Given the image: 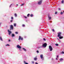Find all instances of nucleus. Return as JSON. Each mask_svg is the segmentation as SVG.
<instances>
[{"label":"nucleus","mask_w":64,"mask_h":64,"mask_svg":"<svg viewBox=\"0 0 64 64\" xmlns=\"http://www.w3.org/2000/svg\"><path fill=\"white\" fill-rule=\"evenodd\" d=\"M58 10H60V8H58Z\"/></svg>","instance_id":"nucleus-39"},{"label":"nucleus","mask_w":64,"mask_h":64,"mask_svg":"<svg viewBox=\"0 0 64 64\" xmlns=\"http://www.w3.org/2000/svg\"><path fill=\"white\" fill-rule=\"evenodd\" d=\"M11 19L12 20H13V17H12L11 18Z\"/></svg>","instance_id":"nucleus-22"},{"label":"nucleus","mask_w":64,"mask_h":64,"mask_svg":"<svg viewBox=\"0 0 64 64\" xmlns=\"http://www.w3.org/2000/svg\"><path fill=\"white\" fill-rule=\"evenodd\" d=\"M22 27H25V25L24 24H22Z\"/></svg>","instance_id":"nucleus-24"},{"label":"nucleus","mask_w":64,"mask_h":64,"mask_svg":"<svg viewBox=\"0 0 64 64\" xmlns=\"http://www.w3.org/2000/svg\"><path fill=\"white\" fill-rule=\"evenodd\" d=\"M57 39L58 40V38H57Z\"/></svg>","instance_id":"nucleus-44"},{"label":"nucleus","mask_w":64,"mask_h":64,"mask_svg":"<svg viewBox=\"0 0 64 64\" xmlns=\"http://www.w3.org/2000/svg\"><path fill=\"white\" fill-rule=\"evenodd\" d=\"M16 5H17V6H18V4H17Z\"/></svg>","instance_id":"nucleus-46"},{"label":"nucleus","mask_w":64,"mask_h":64,"mask_svg":"<svg viewBox=\"0 0 64 64\" xmlns=\"http://www.w3.org/2000/svg\"><path fill=\"white\" fill-rule=\"evenodd\" d=\"M15 33L16 34H18V32H15Z\"/></svg>","instance_id":"nucleus-28"},{"label":"nucleus","mask_w":64,"mask_h":64,"mask_svg":"<svg viewBox=\"0 0 64 64\" xmlns=\"http://www.w3.org/2000/svg\"><path fill=\"white\" fill-rule=\"evenodd\" d=\"M44 40L45 41H46V39L45 38H44Z\"/></svg>","instance_id":"nucleus-33"},{"label":"nucleus","mask_w":64,"mask_h":64,"mask_svg":"<svg viewBox=\"0 0 64 64\" xmlns=\"http://www.w3.org/2000/svg\"><path fill=\"white\" fill-rule=\"evenodd\" d=\"M34 60H37V58H34Z\"/></svg>","instance_id":"nucleus-17"},{"label":"nucleus","mask_w":64,"mask_h":64,"mask_svg":"<svg viewBox=\"0 0 64 64\" xmlns=\"http://www.w3.org/2000/svg\"><path fill=\"white\" fill-rule=\"evenodd\" d=\"M64 2V0H62V2H61V3H63V2Z\"/></svg>","instance_id":"nucleus-21"},{"label":"nucleus","mask_w":64,"mask_h":64,"mask_svg":"<svg viewBox=\"0 0 64 64\" xmlns=\"http://www.w3.org/2000/svg\"><path fill=\"white\" fill-rule=\"evenodd\" d=\"M24 64H28V63H27V62H25V61H24Z\"/></svg>","instance_id":"nucleus-18"},{"label":"nucleus","mask_w":64,"mask_h":64,"mask_svg":"<svg viewBox=\"0 0 64 64\" xmlns=\"http://www.w3.org/2000/svg\"><path fill=\"white\" fill-rule=\"evenodd\" d=\"M57 12H55V14H57Z\"/></svg>","instance_id":"nucleus-34"},{"label":"nucleus","mask_w":64,"mask_h":64,"mask_svg":"<svg viewBox=\"0 0 64 64\" xmlns=\"http://www.w3.org/2000/svg\"><path fill=\"white\" fill-rule=\"evenodd\" d=\"M60 14L61 15H62V14H63V12H61Z\"/></svg>","instance_id":"nucleus-27"},{"label":"nucleus","mask_w":64,"mask_h":64,"mask_svg":"<svg viewBox=\"0 0 64 64\" xmlns=\"http://www.w3.org/2000/svg\"><path fill=\"white\" fill-rule=\"evenodd\" d=\"M24 18H27V17L25 16H24Z\"/></svg>","instance_id":"nucleus-29"},{"label":"nucleus","mask_w":64,"mask_h":64,"mask_svg":"<svg viewBox=\"0 0 64 64\" xmlns=\"http://www.w3.org/2000/svg\"><path fill=\"white\" fill-rule=\"evenodd\" d=\"M49 49L50 51H51L52 50V48L51 46H49Z\"/></svg>","instance_id":"nucleus-2"},{"label":"nucleus","mask_w":64,"mask_h":64,"mask_svg":"<svg viewBox=\"0 0 64 64\" xmlns=\"http://www.w3.org/2000/svg\"><path fill=\"white\" fill-rule=\"evenodd\" d=\"M33 16V14H31L30 15V17H32Z\"/></svg>","instance_id":"nucleus-20"},{"label":"nucleus","mask_w":64,"mask_h":64,"mask_svg":"<svg viewBox=\"0 0 64 64\" xmlns=\"http://www.w3.org/2000/svg\"><path fill=\"white\" fill-rule=\"evenodd\" d=\"M56 46H58V44H56Z\"/></svg>","instance_id":"nucleus-25"},{"label":"nucleus","mask_w":64,"mask_h":64,"mask_svg":"<svg viewBox=\"0 0 64 64\" xmlns=\"http://www.w3.org/2000/svg\"><path fill=\"white\" fill-rule=\"evenodd\" d=\"M10 28L11 29H13V25H12L10 26Z\"/></svg>","instance_id":"nucleus-9"},{"label":"nucleus","mask_w":64,"mask_h":64,"mask_svg":"<svg viewBox=\"0 0 64 64\" xmlns=\"http://www.w3.org/2000/svg\"><path fill=\"white\" fill-rule=\"evenodd\" d=\"M63 59L62 58H61L60 59V61H62V60H63Z\"/></svg>","instance_id":"nucleus-10"},{"label":"nucleus","mask_w":64,"mask_h":64,"mask_svg":"<svg viewBox=\"0 0 64 64\" xmlns=\"http://www.w3.org/2000/svg\"><path fill=\"white\" fill-rule=\"evenodd\" d=\"M58 57H59V56H57V58H58Z\"/></svg>","instance_id":"nucleus-37"},{"label":"nucleus","mask_w":64,"mask_h":64,"mask_svg":"<svg viewBox=\"0 0 64 64\" xmlns=\"http://www.w3.org/2000/svg\"><path fill=\"white\" fill-rule=\"evenodd\" d=\"M56 60H58V59L57 58H56Z\"/></svg>","instance_id":"nucleus-42"},{"label":"nucleus","mask_w":64,"mask_h":64,"mask_svg":"<svg viewBox=\"0 0 64 64\" xmlns=\"http://www.w3.org/2000/svg\"><path fill=\"white\" fill-rule=\"evenodd\" d=\"M42 1L43 0H40V2H38V4L39 5H40V4L42 3Z\"/></svg>","instance_id":"nucleus-1"},{"label":"nucleus","mask_w":64,"mask_h":64,"mask_svg":"<svg viewBox=\"0 0 64 64\" xmlns=\"http://www.w3.org/2000/svg\"><path fill=\"white\" fill-rule=\"evenodd\" d=\"M58 37H59V36H61V32H60L59 33H58Z\"/></svg>","instance_id":"nucleus-4"},{"label":"nucleus","mask_w":64,"mask_h":64,"mask_svg":"<svg viewBox=\"0 0 64 64\" xmlns=\"http://www.w3.org/2000/svg\"><path fill=\"white\" fill-rule=\"evenodd\" d=\"M36 52H37V53H39V51H38V50H37L36 51Z\"/></svg>","instance_id":"nucleus-31"},{"label":"nucleus","mask_w":64,"mask_h":64,"mask_svg":"<svg viewBox=\"0 0 64 64\" xmlns=\"http://www.w3.org/2000/svg\"><path fill=\"white\" fill-rule=\"evenodd\" d=\"M12 5V4L10 5V7Z\"/></svg>","instance_id":"nucleus-43"},{"label":"nucleus","mask_w":64,"mask_h":64,"mask_svg":"<svg viewBox=\"0 0 64 64\" xmlns=\"http://www.w3.org/2000/svg\"><path fill=\"white\" fill-rule=\"evenodd\" d=\"M12 21H13V20H12L10 21L11 22H12Z\"/></svg>","instance_id":"nucleus-41"},{"label":"nucleus","mask_w":64,"mask_h":64,"mask_svg":"<svg viewBox=\"0 0 64 64\" xmlns=\"http://www.w3.org/2000/svg\"><path fill=\"white\" fill-rule=\"evenodd\" d=\"M47 46V44L46 43H45L44 44L42 45V47H46Z\"/></svg>","instance_id":"nucleus-3"},{"label":"nucleus","mask_w":64,"mask_h":64,"mask_svg":"<svg viewBox=\"0 0 64 64\" xmlns=\"http://www.w3.org/2000/svg\"><path fill=\"white\" fill-rule=\"evenodd\" d=\"M30 16V14H28L27 16L28 17H29V16Z\"/></svg>","instance_id":"nucleus-12"},{"label":"nucleus","mask_w":64,"mask_h":64,"mask_svg":"<svg viewBox=\"0 0 64 64\" xmlns=\"http://www.w3.org/2000/svg\"><path fill=\"white\" fill-rule=\"evenodd\" d=\"M8 34L9 35H10V34H11V32L9 31L8 30Z\"/></svg>","instance_id":"nucleus-6"},{"label":"nucleus","mask_w":64,"mask_h":64,"mask_svg":"<svg viewBox=\"0 0 64 64\" xmlns=\"http://www.w3.org/2000/svg\"><path fill=\"white\" fill-rule=\"evenodd\" d=\"M13 36H14V34H12V37H13Z\"/></svg>","instance_id":"nucleus-26"},{"label":"nucleus","mask_w":64,"mask_h":64,"mask_svg":"<svg viewBox=\"0 0 64 64\" xmlns=\"http://www.w3.org/2000/svg\"><path fill=\"white\" fill-rule=\"evenodd\" d=\"M35 64H38V63H37V62H36V63H35Z\"/></svg>","instance_id":"nucleus-38"},{"label":"nucleus","mask_w":64,"mask_h":64,"mask_svg":"<svg viewBox=\"0 0 64 64\" xmlns=\"http://www.w3.org/2000/svg\"><path fill=\"white\" fill-rule=\"evenodd\" d=\"M8 41H9V42H10V40H8Z\"/></svg>","instance_id":"nucleus-40"},{"label":"nucleus","mask_w":64,"mask_h":64,"mask_svg":"<svg viewBox=\"0 0 64 64\" xmlns=\"http://www.w3.org/2000/svg\"><path fill=\"white\" fill-rule=\"evenodd\" d=\"M14 26H16V24H14Z\"/></svg>","instance_id":"nucleus-23"},{"label":"nucleus","mask_w":64,"mask_h":64,"mask_svg":"<svg viewBox=\"0 0 64 64\" xmlns=\"http://www.w3.org/2000/svg\"><path fill=\"white\" fill-rule=\"evenodd\" d=\"M0 39L1 41H3V40H2V37H1V36H0Z\"/></svg>","instance_id":"nucleus-13"},{"label":"nucleus","mask_w":64,"mask_h":64,"mask_svg":"<svg viewBox=\"0 0 64 64\" xmlns=\"http://www.w3.org/2000/svg\"><path fill=\"white\" fill-rule=\"evenodd\" d=\"M52 30L53 32H54V30L53 29Z\"/></svg>","instance_id":"nucleus-30"},{"label":"nucleus","mask_w":64,"mask_h":64,"mask_svg":"<svg viewBox=\"0 0 64 64\" xmlns=\"http://www.w3.org/2000/svg\"><path fill=\"white\" fill-rule=\"evenodd\" d=\"M48 18H49V19L50 20V19H51V18L50 16H48Z\"/></svg>","instance_id":"nucleus-16"},{"label":"nucleus","mask_w":64,"mask_h":64,"mask_svg":"<svg viewBox=\"0 0 64 64\" xmlns=\"http://www.w3.org/2000/svg\"><path fill=\"white\" fill-rule=\"evenodd\" d=\"M6 46H9V44H7L6 45Z\"/></svg>","instance_id":"nucleus-32"},{"label":"nucleus","mask_w":64,"mask_h":64,"mask_svg":"<svg viewBox=\"0 0 64 64\" xmlns=\"http://www.w3.org/2000/svg\"><path fill=\"white\" fill-rule=\"evenodd\" d=\"M20 39L21 40H23V38L21 37L20 36H19L18 40H20Z\"/></svg>","instance_id":"nucleus-5"},{"label":"nucleus","mask_w":64,"mask_h":64,"mask_svg":"<svg viewBox=\"0 0 64 64\" xmlns=\"http://www.w3.org/2000/svg\"><path fill=\"white\" fill-rule=\"evenodd\" d=\"M52 60H53V59L52 58Z\"/></svg>","instance_id":"nucleus-45"},{"label":"nucleus","mask_w":64,"mask_h":64,"mask_svg":"<svg viewBox=\"0 0 64 64\" xmlns=\"http://www.w3.org/2000/svg\"><path fill=\"white\" fill-rule=\"evenodd\" d=\"M62 54H64V52H62Z\"/></svg>","instance_id":"nucleus-35"},{"label":"nucleus","mask_w":64,"mask_h":64,"mask_svg":"<svg viewBox=\"0 0 64 64\" xmlns=\"http://www.w3.org/2000/svg\"><path fill=\"white\" fill-rule=\"evenodd\" d=\"M17 48H19V49H21V46H20L19 45H17Z\"/></svg>","instance_id":"nucleus-7"},{"label":"nucleus","mask_w":64,"mask_h":64,"mask_svg":"<svg viewBox=\"0 0 64 64\" xmlns=\"http://www.w3.org/2000/svg\"><path fill=\"white\" fill-rule=\"evenodd\" d=\"M43 55L42 54H41L40 55V56L41 59H43Z\"/></svg>","instance_id":"nucleus-8"},{"label":"nucleus","mask_w":64,"mask_h":64,"mask_svg":"<svg viewBox=\"0 0 64 64\" xmlns=\"http://www.w3.org/2000/svg\"><path fill=\"white\" fill-rule=\"evenodd\" d=\"M59 42H60V41Z\"/></svg>","instance_id":"nucleus-47"},{"label":"nucleus","mask_w":64,"mask_h":64,"mask_svg":"<svg viewBox=\"0 0 64 64\" xmlns=\"http://www.w3.org/2000/svg\"><path fill=\"white\" fill-rule=\"evenodd\" d=\"M59 38L60 39H62V38H63V37L62 36H60L59 37Z\"/></svg>","instance_id":"nucleus-14"},{"label":"nucleus","mask_w":64,"mask_h":64,"mask_svg":"<svg viewBox=\"0 0 64 64\" xmlns=\"http://www.w3.org/2000/svg\"><path fill=\"white\" fill-rule=\"evenodd\" d=\"M14 15L15 17H17V14H15Z\"/></svg>","instance_id":"nucleus-15"},{"label":"nucleus","mask_w":64,"mask_h":64,"mask_svg":"<svg viewBox=\"0 0 64 64\" xmlns=\"http://www.w3.org/2000/svg\"><path fill=\"white\" fill-rule=\"evenodd\" d=\"M22 49H23V50H24V51H26V50L24 48H22Z\"/></svg>","instance_id":"nucleus-11"},{"label":"nucleus","mask_w":64,"mask_h":64,"mask_svg":"<svg viewBox=\"0 0 64 64\" xmlns=\"http://www.w3.org/2000/svg\"><path fill=\"white\" fill-rule=\"evenodd\" d=\"M34 62H32V64H34Z\"/></svg>","instance_id":"nucleus-36"},{"label":"nucleus","mask_w":64,"mask_h":64,"mask_svg":"<svg viewBox=\"0 0 64 64\" xmlns=\"http://www.w3.org/2000/svg\"><path fill=\"white\" fill-rule=\"evenodd\" d=\"M24 5V4H22L21 5V6H23V5Z\"/></svg>","instance_id":"nucleus-19"}]
</instances>
